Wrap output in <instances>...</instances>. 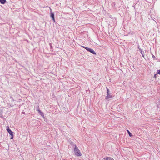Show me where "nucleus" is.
<instances>
[{"mask_svg": "<svg viewBox=\"0 0 160 160\" xmlns=\"http://www.w3.org/2000/svg\"><path fill=\"white\" fill-rule=\"evenodd\" d=\"M71 144L73 146H74V151L75 155L77 156H80L82 155L80 150L78 149V147L73 142H71Z\"/></svg>", "mask_w": 160, "mask_h": 160, "instance_id": "f257e3e1", "label": "nucleus"}, {"mask_svg": "<svg viewBox=\"0 0 160 160\" xmlns=\"http://www.w3.org/2000/svg\"><path fill=\"white\" fill-rule=\"evenodd\" d=\"M7 130L8 132L11 135L12 137L10 139H12L13 138V132H12L11 130L8 127H7Z\"/></svg>", "mask_w": 160, "mask_h": 160, "instance_id": "f03ea898", "label": "nucleus"}, {"mask_svg": "<svg viewBox=\"0 0 160 160\" xmlns=\"http://www.w3.org/2000/svg\"><path fill=\"white\" fill-rule=\"evenodd\" d=\"M106 89L107 90V95L105 98V99L106 100L108 99L109 98L112 97V96L111 95L110 93L109 92V89L108 88L106 87Z\"/></svg>", "mask_w": 160, "mask_h": 160, "instance_id": "7ed1b4c3", "label": "nucleus"}, {"mask_svg": "<svg viewBox=\"0 0 160 160\" xmlns=\"http://www.w3.org/2000/svg\"><path fill=\"white\" fill-rule=\"evenodd\" d=\"M87 50L88 51L90 52L92 54H96V53L92 49L89 48H87Z\"/></svg>", "mask_w": 160, "mask_h": 160, "instance_id": "20e7f679", "label": "nucleus"}, {"mask_svg": "<svg viewBox=\"0 0 160 160\" xmlns=\"http://www.w3.org/2000/svg\"><path fill=\"white\" fill-rule=\"evenodd\" d=\"M103 160H114L112 158L110 157H107L103 158Z\"/></svg>", "mask_w": 160, "mask_h": 160, "instance_id": "39448f33", "label": "nucleus"}, {"mask_svg": "<svg viewBox=\"0 0 160 160\" xmlns=\"http://www.w3.org/2000/svg\"><path fill=\"white\" fill-rule=\"evenodd\" d=\"M139 49L140 52V53H141L142 57H143L144 58H144L145 54L144 52L142 51V49H141L139 48Z\"/></svg>", "mask_w": 160, "mask_h": 160, "instance_id": "423d86ee", "label": "nucleus"}, {"mask_svg": "<svg viewBox=\"0 0 160 160\" xmlns=\"http://www.w3.org/2000/svg\"><path fill=\"white\" fill-rule=\"evenodd\" d=\"M50 17L52 18H54V13L51 11L50 12Z\"/></svg>", "mask_w": 160, "mask_h": 160, "instance_id": "0eeeda50", "label": "nucleus"}, {"mask_svg": "<svg viewBox=\"0 0 160 160\" xmlns=\"http://www.w3.org/2000/svg\"><path fill=\"white\" fill-rule=\"evenodd\" d=\"M6 2V0H0V2L2 4H4Z\"/></svg>", "mask_w": 160, "mask_h": 160, "instance_id": "6e6552de", "label": "nucleus"}, {"mask_svg": "<svg viewBox=\"0 0 160 160\" xmlns=\"http://www.w3.org/2000/svg\"><path fill=\"white\" fill-rule=\"evenodd\" d=\"M38 113L42 117H44V115L43 113L42 112L41 110L38 112Z\"/></svg>", "mask_w": 160, "mask_h": 160, "instance_id": "1a4fd4ad", "label": "nucleus"}, {"mask_svg": "<svg viewBox=\"0 0 160 160\" xmlns=\"http://www.w3.org/2000/svg\"><path fill=\"white\" fill-rule=\"evenodd\" d=\"M127 132L130 137H131L132 136V134L130 132V131L128 130H127Z\"/></svg>", "mask_w": 160, "mask_h": 160, "instance_id": "9d476101", "label": "nucleus"}, {"mask_svg": "<svg viewBox=\"0 0 160 160\" xmlns=\"http://www.w3.org/2000/svg\"><path fill=\"white\" fill-rule=\"evenodd\" d=\"M37 110L38 111V112L39 111H40V110L39 106H38V107L37 108Z\"/></svg>", "mask_w": 160, "mask_h": 160, "instance_id": "9b49d317", "label": "nucleus"}, {"mask_svg": "<svg viewBox=\"0 0 160 160\" xmlns=\"http://www.w3.org/2000/svg\"><path fill=\"white\" fill-rule=\"evenodd\" d=\"M157 74H160V70H158L157 71Z\"/></svg>", "mask_w": 160, "mask_h": 160, "instance_id": "f8f14e48", "label": "nucleus"}, {"mask_svg": "<svg viewBox=\"0 0 160 160\" xmlns=\"http://www.w3.org/2000/svg\"><path fill=\"white\" fill-rule=\"evenodd\" d=\"M82 47H83V48L85 49L86 50H87V48H87V47H85V46H82Z\"/></svg>", "mask_w": 160, "mask_h": 160, "instance_id": "ddd939ff", "label": "nucleus"}, {"mask_svg": "<svg viewBox=\"0 0 160 160\" xmlns=\"http://www.w3.org/2000/svg\"><path fill=\"white\" fill-rule=\"evenodd\" d=\"M49 45H50V47L51 49H52V46L51 44L50 43V44H49Z\"/></svg>", "mask_w": 160, "mask_h": 160, "instance_id": "4468645a", "label": "nucleus"}, {"mask_svg": "<svg viewBox=\"0 0 160 160\" xmlns=\"http://www.w3.org/2000/svg\"><path fill=\"white\" fill-rule=\"evenodd\" d=\"M52 20H53V22H55V18H52Z\"/></svg>", "mask_w": 160, "mask_h": 160, "instance_id": "2eb2a0df", "label": "nucleus"}, {"mask_svg": "<svg viewBox=\"0 0 160 160\" xmlns=\"http://www.w3.org/2000/svg\"><path fill=\"white\" fill-rule=\"evenodd\" d=\"M152 58L154 59L156 58L153 55H152Z\"/></svg>", "mask_w": 160, "mask_h": 160, "instance_id": "dca6fc26", "label": "nucleus"}, {"mask_svg": "<svg viewBox=\"0 0 160 160\" xmlns=\"http://www.w3.org/2000/svg\"><path fill=\"white\" fill-rule=\"evenodd\" d=\"M156 76H157L156 74H155L154 75V77L156 78Z\"/></svg>", "mask_w": 160, "mask_h": 160, "instance_id": "f3484780", "label": "nucleus"}, {"mask_svg": "<svg viewBox=\"0 0 160 160\" xmlns=\"http://www.w3.org/2000/svg\"><path fill=\"white\" fill-rule=\"evenodd\" d=\"M12 98V99L13 101V100H13V98Z\"/></svg>", "mask_w": 160, "mask_h": 160, "instance_id": "a211bd4d", "label": "nucleus"}]
</instances>
